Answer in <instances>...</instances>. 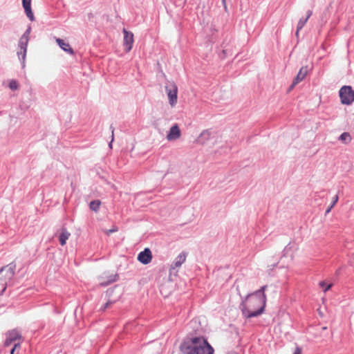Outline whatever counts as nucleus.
I'll return each instance as SVG.
<instances>
[{"label":"nucleus","mask_w":354,"mask_h":354,"mask_svg":"<svg viewBox=\"0 0 354 354\" xmlns=\"http://www.w3.org/2000/svg\"><path fill=\"white\" fill-rule=\"evenodd\" d=\"M266 288L267 286H263L246 297L242 304V311L245 317H257L263 313L266 303Z\"/></svg>","instance_id":"1"},{"label":"nucleus","mask_w":354,"mask_h":354,"mask_svg":"<svg viewBox=\"0 0 354 354\" xmlns=\"http://www.w3.org/2000/svg\"><path fill=\"white\" fill-rule=\"evenodd\" d=\"M339 95L343 104L350 105L354 102V91L351 86H343Z\"/></svg>","instance_id":"4"},{"label":"nucleus","mask_w":354,"mask_h":354,"mask_svg":"<svg viewBox=\"0 0 354 354\" xmlns=\"http://www.w3.org/2000/svg\"><path fill=\"white\" fill-rule=\"evenodd\" d=\"M222 3H223L224 7L226 8H227L226 0H222Z\"/></svg>","instance_id":"27"},{"label":"nucleus","mask_w":354,"mask_h":354,"mask_svg":"<svg viewBox=\"0 0 354 354\" xmlns=\"http://www.w3.org/2000/svg\"><path fill=\"white\" fill-rule=\"evenodd\" d=\"M307 73H308L307 67H302L299 70L297 76L295 77V79L292 82V84L290 86V88H292L296 84H297L299 82L302 81L306 76Z\"/></svg>","instance_id":"11"},{"label":"nucleus","mask_w":354,"mask_h":354,"mask_svg":"<svg viewBox=\"0 0 354 354\" xmlns=\"http://www.w3.org/2000/svg\"><path fill=\"white\" fill-rule=\"evenodd\" d=\"M341 141L345 143H348L351 140V137L348 133L344 132L339 136Z\"/></svg>","instance_id":"17"},{"label":"nucleus","mask_w":354,"mask_h":354,"mask_svg":"<svg viewBox=\"0 0 354 354\" xmlns=\"http://www.w3.org/2000/svg\"><path fill=\"white\" fill-rule=\"evenodd\" d=\"M180 348L185 354H213L214 351L203 337L187 338L182 343Z\"/></svg>","instance_id":"2"},{"label":"nucleus","mask_w":354,"mask_h":354,"mask_svg":"<svg viewBox=\"0 0 354 354\" xmlns=\"http://www.w3.org/2000/svg\"><path fill=\"white\" fill-rule=\"evenodd\" d=\"M337 201H338V196L336 195L333 197V203H330V206L328 207V209H326V214H328L331 211V209H333V207L335 206V205L337 203Z\"/></svg>","instance_id":"20"},{"label":"nucleus","mask_w":354,"mask_h":354,"mask_svg":"<svg viewBox=\"0 0 354 354\" xmlns=\"http://www.w3.org/2000/svg\"><path fill=\"white\" fill-rule=\"evenodd\" d=\"M6 336V337L4 342V345L6 346H9L12 343H17L16 342L17 340H20L21 339V335L17 329H13L8 331Z\"/></svg>","instance_id":"7"},{"label":"nucleus","mask_w":354,"mask_h":354,"mask_svg":"<svg viewBox=\"0 0 354 354\" xmlns=\"http://www.w3.org/2000/svg\"><path fill=\"white\" fill-rule=\"evenodd\" d=\"M307 19H301L298 24H297V32L296 35H298L299 31L305 26L306 23L307 22Z\"/></svg>","instance_id":"18"},{"label":"nucleus","mask_w":354,"mask_h":354,"mask_svg":"<svg viewBox=\"0 0 354 354\" xmlns=\"http://www.w3.org/2000/svg\"><path fill=\"white\" fill-rule=\"evenodd\" d=\"M293 354H301V348L297 347Z\"/></svg>","instance_id":"23"},{"label":"nucleus","mask_w":354,"mask_h":354,"mask_svg":"<svg viewBox=\"0 0 354 354\" xmlns=\"http://www.w3.org/2000/svg\"><path fill=\"white\" fill-rule=\"evenodd\" d=\"M187 254L185 252L180 253L173 262V268L180 267L186 260Z\"/></svg>","instance_id":"15"},{"label":"nucleus","mask_w":354,"mask_h":354,"mask_svg":"<svg viewBox=\"0 0 354 354\" xmlns=\"http://www.w3.org/2000/svg\"><path fill=\"white\" fill-rule=\"evenodd\" d=\"M9 88L12 90H17L18 88V84L15 80H11L9 83Z\"/></svg>","instance_id":"21"},{"label":"nucleus","mask_w":354,"mask_h":354,"mask_svg":"<svg viewBox=\"0 0 354 354\" xmlns=\"http://www.w3.org/2000/svg\"><path fill=\"white\" fill-rule=\"evenodd\" d=\"M313 14V12L311 10H308L307 11V17H306V19L308 20V19L310 17V16L312 15Z\"/></svg>","instance_id":"24"},{"label":"nucleus","mask_w":354,"mask_h":354,"mask_svg":"<svg viewBox=\"0 0 354 354\" xmlns=\"http://www.w3.org/2000/svg\"><path fill=\"white\" fill-rule=\"evenodd\" d=\"M56 42L59 45V46L65 52L68 53L70 55L74 54L73 48L71 47L70 44L68 42H66L63 39L59 38L56 39Z\"/></svg>","instance_id":"13"},{"label":"nucleus","mask_w":354,"mask_h":354,"mask_svg":"<svg viewBox=\"0 0 354 354\" xmlns=\"http://www.w3.org/2000/svg\"><path fill=\"white\" fill-rule=\"evenodd\" d=\"M169 99V103L171 106H174L177 103L178 87L174 82H171L165 87Z\"/></svg>","instance_id":"5"},{"label":"nucleus","mask_w":354,"mask_h":354,"mask_svg":"<svg viewBox=\"0 0 354 354\" xmlns=\"http://www.w3.org/2000/svg\"><path fill=\"white\" fill-rule=\"evenodd\" d=\"M101 205V202L98 200L93 201L89 204V207L91 210L94 212H97L100 206Z\"/></svg>","instance_id":"16"},{"label":"nucleus","mask_w":354,"mask_h":354,"mask_svg":"<svg viewBox=\"0 0 354 354\" xmlns=\"http://www.w3.org/2000/svg\"><path fill=\"white\" fill-rule=\"evenodd\" d=\"M28 43V36L26 35H23L19 39V50L17 51V55L20 60H22L23 64H24V61L26 56L27 51V46Z\"/></svg>","instance_id":"6"},{"label":"nucleus","mask_w":354,"mask_h":354,"mask_svg":"<svg viewBox=\"0 0 354 354\" xmlns=\"http://www.w3.org/2000/svg\"><path fill=\"white\" fill-rule=\"evenodd\" d=\"M138 260L144 265L149 263L152 260V253L150 249L145 248L140 252L138 255Z\"/></svg>","instance_id":"8"},{"label":"nucleus","mask_w":354,"mask_h":354,"mask_svg":"<svg viewBox=\"0 0 354 354\" xmlns=\"http://www.w3.org/2000/svg\"><path fill=\"white\" fill-rule=\"evenodd\" d=\"M118 230V227L116 226H113L111 229L110 230H104V232L105 234L106 235H109L110 234L113 233V232H115Z\"/></svg>","instance_id":"22"},{"label":"nucleus","mask_w":354,"mask_h":354,"mask_svg":"<svg viewBox=\"0 0 354 354\" xmlns=\"http://www.w3.org/2000/svg\"><path fill=\"white\" fill-rule=\"evenodd\" d=\"M111 303L110 302H107L105 305H104V310L106 309V308H108L109 306H110Z\"/></svg>","instance_id":"25"},{"label":"nucleus","mask_w":354,"mask_h":354,"mask_svg":"<svg viewBox=\"0 0 354 354\" xmlns=\"http://www.w3.org/2000/svg\"><path fill=\"white\" fill-rule=\"evenodd\" d=\"M71 233L66 229L62 228L59 236V241L61 245L64 246L66 243V241L69 239Z\"/></svg>","instance_id":"14"},{"label":"nucleus","mask_w":354,"mask_h":354,"mask_svg":"<svg viewBox=\"0 0 354 354\" xmlns=\"http://www.w3.org/2000/svg\"><path fill=\"white\" fill-rule=\"evenodd\" d=\"M319 286L324 289V292H326L327 290H330L332 287L333 284H327L325 281H320L319 283Z\"/></svg>","instance_id":"19"},{"label":"nucleus","mask_w":354,"mask_h":354,"mask_svg":"<svg viewBox=\"0 0 354 354\" xmlns=\"http://www.w3.org/2000/svg\"><path fill=\"white\" fill-rule=\"evenodd\" d=\"M181 136V132L178 124H174L170 129L169 133L167 135V139L168 140H176L178 139Z\"/></svg>","instance_id":"10"},{"label":"nucleus","mask_w":354,"mask_h":354,"mask_svg":"<svg viewBox=\"0 0 354 354\" xmlns=\"http://www.w3.org/2000/svg\"><path fill=\"white\" fill-rule=\"evenodd\" d=\"M111 283V281H109V282H107V283H104L101 282V283H100V284H101V285H102V286H107V285H109V283Z\"/></svg>","instance_id":"26"},{"label":"nucleus","mask_w":354,"mask_h":354,"mask_svg":"<svg viewBox=\"0 0 354 354\" xmlns=\"http://www.w3.org/2000/svg\"><path fill=\"white\" fill-rule=\"evenodd\" d=\"M22 4L26 16L30 21H33L35 17L31 10V0H22Z\"/></svg>","instance_id":"12"},{"label":"nucleus","mask_w":354,"mask_h":354,"mask_svg":"<svg viewBox=\"0 0 354 354\" xmlns=\"http://www.w3.org/2000/svg\"><path fill=\"white\" fill-rule=\"evenodd\" d=\"M124 33V46L127 52H129L132 48L133 43V34L128 32L126 29L123 30Z\"/></svg>","instance_id":"9"},{"label":"nucleus","mask_w":354,"mask_h":354,"mask_svg":"<svg viewBox=\"0 0 354 354\" xmlns=\"http://www.w3.org/2000/svg\"><path fill=\"white\" fill-rule=\"evenodd\" d=\"M15 266L8 264L0 269V292H3L15 274Z\"/></svg>","instance_id":"3"},{"label":"nucleus","mask_w":354,"mask_h":354,"mask_svg":"<svg viewBox=\"0 0 354 354\" xmlns=\"http://www.w3.org/2000/svg\"><path fill=\"white\" fill-rule=\"evenodd\" d=\"M112 133V140L113 139V130L111 131Z\"/></svg>","instance_id":"28"}]
</instances>
